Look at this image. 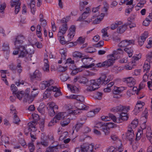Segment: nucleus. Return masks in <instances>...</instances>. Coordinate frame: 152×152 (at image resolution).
Returning <instances> with one entry per match:
<instances>
[{
  "label": "nucleus",
  "instance_id": "nucleus-1",
  "mask_svg": "<svg viewBox=\"0 0 152 152\" xmlns=\"http://www.w3.org/2000/svg\"><path fill=\"white\" fill-rule=\"evenodd\" d=\"M109 77L107 80H105L106 78V76L105 75H102L97 80H91L90 81V86L87 88V90L88 91H92L97 89L99 87L100 84L105 85L107 84L109 82L113 79Z\"/></svg>",
  "mask_w": 152,
  "mask_h": 152
},
{
  "label": "nucleus",
  "instance_id": "nucleus-2",
  "mask_svg": "<svg viewBox=\"0 0 152 152\" xmlns=\"http://www.w3.org/2000/svg\"><path fill=\"white\" fill-rule=\"evenodd\" d=\"M31 116L34 121L28 124V127L27 129H26L24 131L25 134L26 135L28 134V132H35L37 130L35 125L37 121L39 120V116L35 113H33Z\"/></svg>",
  "mask_w": 152,
  "mask_h": 152
},
{
  "label": "nucleus",
  "instance_id": "nucleus-3",
  "mask_svg": "<svg viewBox=\"0 0 152 152\" xmlns=\"http://www.w3.org/2000/svg\"><path fill=\"white\" fill-rule=\"evenodd\" d=\"M75 27L74 26H72L69 29V32L68 33L67 37L68 40L66 41L65 40L64 37L63 35H61L60 36H58V39L59 40L60 43L62 44H69L68 42L72 39L75 33Z\"/></svg>",
  "mask_w": 152,
  "mask_h": 152
},
{
  "label": "nucleus",
  "instance_id": "nucleus-4",
  "mask_svg": "<svg viewBox=\"0 0 152 152\" xmlns=\"http://www.w3.org/2000/svg\"><path fill=\"white\" fill-rule=\"evenodd\" d=\"M94 145L92 144L88 145L84 144L81 145L80 147H77L75 148L74 152H90L93 151Z\"/></svg>",
  "mask_w": 152,
  "mask_h": 152
},
{
  "label": "nucleus",
  "instance_id": "nucleus-5",
  "mask_svg": "<svg viewBox=\"0 0 152 152\" xmlns=\"http://www.w3.org/2000/svg\"><path fill=\"white\" fill-rule=\"evenodd\" d=\"M25 39V37L21 34H19L15 36L13 42L15 47L23 46L22 44Z\"/></svg>",
  "mask_w": 152,
  "mask_h": 152
},
{
  "label": "nucleus",
  "instance_id": "nucleus-6",
  "mask_svg": "<svg viewBox=\"0 0 152 152\" xmlns=\"http://www.w3.org/2000/svg\"><path fill=\"white\" fill-rule=\"evenodd\" d=\"M110 117L113 119V121L114 122L117 123H120L123 121H126L128 118L127 114L124 113H121L119 117L117 118H116V117L113 115H111Z\"/></svg>",
  "mask_w": 152,
  "mask_h": 152
},
{
  "label": "nucleus",
  "instance_id": "nucleus-7",
  "mask_svg": "<svg viewBox=\"0 0 152 152\" xmlns=\"http://www.w3.org/2000/svg\"><path fill=\"white\" fill-rule=\"evenodd\" d=\"M148 110L146 108L143 113L142 115V117L140 119L141 121L143 120V121H142V123L141 126V129L143 130V132H144L145 133V129L146 128V123L147 121V119L148 118Z\"/></svg>",
  "mask_w": 152,
  "mask_h": 152
},
{
  "label": "nucleus",
  "instance_id": "nucleus-8",
  "mask_svg": "<svg viewBox=\"0 0 152 152\" xmlns=\"http://www.w3.org/2000/svg\"><path fill=\"white\" fill-rule=\"evenodd\" d=\"M77 110H73L71 109L69 110L68 112L70 114L77 115L80 113L79 110H86L88 108V107L82 103L77 104Z\"/></svg>",
  "mask_w": 152,
  "mask_h": 152
},
{
  "label": "nucleus",
  "instance_id": "nucleus-9",
  "mask_svg": "<svg viewBox=\"0 0 152 152\" xmlns=\"http://www.w3.org/2000/svg\"><path fill=\"white\" fill-rule=\"evenodd\" d=\"M92 58L89 57H85L82 58L81 61L83 63L84 66H82L81 67L83 69L84 68L88 69L91 68L95 66L94 63H92L89 64L90 63V61L92 60Z\"/></svg>",
  "mask_w": 152,
  "mask_h": 152
},
{
  "label": "nucleus",
  "instance_id": "nucleus-10",
  "mask_svg": "<svg viewBox=\"0 0 152 152\" xmlns=\"http://www.w3.org/2000/svg\"><path fill=\"white\" fill-rule=\"evenodd\" d=\"M10 5L12 7H15V12L17 14L19 11L20 9V0H11Z\"/></svg>",
  "mask_w": 152,
  "mask_h": 152
},
{
  "label": "nucleus",
  "instance_id": "nucleus-11",
  "mask_svg": "<svg viewBox=\"0 0 152 152\" xmlns=\"http://www.w3.org/2000/svg\"><path fill=\"white\" fill-rule=\"evenodd\" d=\"M134 39L127 40L125 39L121 41L118 45V46L120 47H128L129 45H134Z\"/></svg>",
  "mask_w": 152,
  "mask_h": 152
},
{
  "label": "nucleus",
  "instance_id": "nucleus-12",
  "mask_svg": "<svg viewBox=\"0 0 152 152\" xmlns=\"http://www.w3.org/2000/svg\"><path fill=\"white\" fill-rule=\"evenodd\" d=\"M26 45H25L19 47H16L19 51V57H25L29 53V51L28 50H26ZM29 52H31V51H29Z\"/></svg>",
  "mask_w": 152,
  "mask_h": 152
},
{
  "label": "nucleus",
  "instance_id": "nucleus-13",
  "mask_svg": "<svg viewBox=\"0 0 152 152\" xmlns=\"http://www.w3.org/2000/svg\"><path fill=\"white\" fill-rule=\"evenodd\" d=\"M108 58L107 60L104 61L105 66L108 67L112 65L116 59V57H114V55L112 54L108 56Z\"/></svg>",
  "mask_w": 152,
  "mask_h": 152
},
{
  "label": "nucleus",
  "instance_id": "nucleus-14",
  "mask_svg": "<svg viewBox=\"0 0 152 152\" xmlns=\"http://www.w3.org/2000/svg\"><path fill=\"white\" fill-rule=\"evenodd\" d=\"M123 81L126 83L127 86L130 87H133L136 83V80L131 77L124 78Z\"/></svg>",
  "mask_w": 152,
  "mask_h": 152
},
{
  "label": "nucleus",
  "instance_id": "nucleus-15",
  "mask_svg": "<svg viewBox=\"0 0 152 152\" xmlns=\"http://www.w3.org/2000/svg\"><path fill=\"white\" fill-rule=\"evenodd\" d=\"M57 88L56 87V86H51V87H49L45 91L43 94L44 98L46 99V98L50 96V94L51 93V91H56L57 90Z\"/></svg>",
  "mask_w": 152,
  "mask_h": 152
},
{
  "label": "nucleus",
  "instance_id": "nucleus-16",
  "mask_svg": "<svg viewBox=\"0 0 152 152\" xmlns=\"http://www.w3.org/2000/svg\"><path fill=\"white\" fill-rule=\"evenodd\" d=\"M54 83V81L52 80H50L47 81H43L39 85V86L41 89H44L47 87H50V86L52 85Z\"/></svg>",
  "mask_w": 152,
  "mask_h": 152
},
{
  "label": "nucleus",
  "instance_id": "nucleus-17",
  "mask_svg": "<svg viewBox=\"0 0 152 152\" xmlns=\"http://www.w3.org/2000/svg\"><path fill=\"white\" fill-rule=\"evenodd\" d=\"M10 113H13V123L16 124H18L20 121V120L19 117L16 114V110L12 105L11 106Z\"/></svg>",
  "mask_w": 152,
  "mask_h": 152
},
{
  "label": "nucleus",
  "instance_id": "nucleus-18",
  "mask_svg": "<svg viewBox=\"0 0 152 152\" xmlns=\"http://www.w3.org/2000/svg\"><path fill=\"white\" fill-rule=\"evenodd\" d=\"M148 33L147 32H145L141 36L138 38V45L142 46L144 43L146 39L148 37Z\"/></svg>",
  "mask_w": 152,
  "mask_h": 152
},
{
  "label": "nucleus",
  "instance_id": "nucleus-19",
  "mask_svg": "<svg viewBox=\"0 0 152 152\" xmlns=\"http://www.w3.org/2000/svg\"><path fill=\"white\" fill-rule=\"evenodd\" d=\"M69 110L67 112H59L57 113L55 118L57 121L59 122L61 119L64 118L68 115V114H70L68 112Z\"/></svg>",
  "mask_w": 152,
  "mask_h": 152
},
{
  "label": "nucleus",
  "instance_id": "nucleus-20",
  "mask_svg": "<svg viewBox=\"0 0 152 152\" xmlns=\"http://www.w3.org/2000/svg\"><path fill=\"white\" fill-rule=\"evenodd\" d=\"M48 56L47 55H45V58L44 59V65L42 67L43 70L45 72H49V65L48 63V61L47 58Z\"/></svg>",
  "mask_w": 152,
  "mask_h": 152
},
{
  "label": "nucleus",
  "instance_id": "nucleus-21",
  "mask_svg": "<svg viewBox=\"0 0 152 152\" xmlns=\"http://www.w3.org/2000/svg\"><path fill=\"white\" fill-rule=\"evenodd\" d=\"M126 89V87L121 86L118 87L116 86H114L113 89V92L115 94H118L122 92L123 91Z\"/></svg>",
  "mask_w": 152,
  "mask_h": 152
},
{
  "label": "nucleus",
  "instance_id": "nucleus-22",
  "mask_svg": "<svg viewBox=\"0 0 152 152\" xmlns=\"http://www.w3.org/2000/svg\"><path fill=\"white\" fill-rule=\"evenodd\" d=\"M68 29L66 24H63L59 28V31L58 34V36H60L61 35L64 34Z\"/></svg>",
  "mask_w": 152,
  "mask_h": 152
},
{
  "label": "nucleus",
  "instance_id": "nucleus-23",
  "mask_svg": "<svg viewBox=\"0 0 152 152\" xmlns=\"http://www.w3.org/2000/svg\"><path fill=\"white\" fill-rule=\"evenodd\" d=\"M34 50L33 49H32V50H31V52H29V53L24 58V61L28 63H31V58L32 57V54H34Z\"/></svg>",
  "mask_w": 152,
  "mask_h": 152
},
{
  "label": "nucleus",
  "instance_id": "nucleus-24",
  "mask_svg": "<svg viewBox=\"0 0 152 152\" xmlns=\"http://www.w3.org/2000/svg\"><path fill=\"white\" fill-rule=\"evenodd\" d=\"M42 77L41 73L38 70H36L33 75L31 76L32 78H34L36 80H41Z\"/></svg>",
  "mask_w": 152,
  "mask_h": 152
},
{
  "label": "nucleus",
  "instance_id": "nucleus-25",
  "mask_svg": "<svg viewBox=\"0 0 152 152\" xmlns=\"http://www.w3.org/2000/svg\"><path fill=\"white\" fill-rule=\"evenodd\" d=\"M124 150V147L122 144H121L120 146L118 147L117 149L115 150V148L113 146L110 147L107 150V152H116L117 151L119 152H121Z\"/></svg>",
  "mask_w": 152,
  "mask_h": 152
},
{
  "label": "nucleus",
  "instance_id": "nucleus-26",
  "mask_svg": "<svg viewBox=\"0 0 152 152\" xmlns=\"http://www.w3.org/2000/svg\"><path fill=\"white\" fill-rule=\"evenodd\" d=\"M115 110L117 111H123L125 112H126L129 110V107L128 106H124L120 105L116 106L115 108Z\"/></svg>",
  "mask_w": 152,
  "mask_h": 152
},
{
  "label": "nucleus",
  "instance_id": "nucleus-27",
  "mask_svg": "<svg viewBox=\"0 0 152 152\" xmlns=\"http://www.w3.org/2000/svg\"><path fill=\"white\" fill-rule=\"evenodd\" d=\"M126 139L129 140L133 139L134 137L133 130L129 129L126 133Z\"/></svg>",
  "mask_w": 152,
  "mask_h": 152
},
{
  "label": "nucleus",
  "instance_id": "nucleus-28",
  "mask_svg": "<svg viewBox=\"0 0 152 152\" xmlns=\"http://www.w3.org/2000/svg\"><path fill=\"white\" fill-rule=\"evenodd\" d=\"M124 53V52L123 50L121 48H118L113 51V54L112 55H114V57L117 55V57H116L117 59L118 57H120L121 56L123 55Z\"/></svg>",
  "mask_w": 152,
  "mask_h": 152
},
{
  "label": "nucleus",
  "instance_id": "nucleus-29",
  "mask_svg": "<svg viewBox=\"0 0 152 152\" xmlns=\"http://www.w3.org/2000/svg\"><path fill=\"white\" fill-rule=\"evenodd\" d=\"M58 147H60L58 145L53 146H50L47 148L46 152H58Z\"/></svg>",
  "mask_w": 152,
  "mask_h": 152
},
{
  "label": "nucleus",
  "instance_id": "nucleus-30",
  "mask_svg": "<svg viewBox=\"0 0 152 152\" xmlns=\"http://www.w3.org/2000/svg\"><path fill=\"white\" fill-rule=\"evenodd\" d=\"M127 28L126 24H125L122 25L118 26L117 29V32L120 34H122L124 32Z\"/></svg>",
  "mask_w": 152,
  "mask_h": 152
},
{
  "label": "nucleus",
  "instance_id": "nucleus-31",
  "mask_svg": "<svg viewBox=\"0 0 152 152\" xmlns=\"http://www.w3.org/2000/svg\"><path fill=\"white\" fill-rule=\"evenodd\" d=\"M6 7V4L5 3L0 4V17H3L4 16V11Z\"/></svg>",
  "mask_w": 152,
  "mask_h": 152
},
{
  "label": "nucleus",
  "instance_id": "nucleus-32",
  "mask_svg": "<svg viewBox=\"0 0 152 152\" xmlns=\"http://www.w3.org/2000/svg\"><path fill=\"white\" fill-rule=\"evenodd\" d=\"M124 50L127 54L129 57H132L133 53V50L132 47H126Z\"/></svg>",
  "mask_w": 152,
  "mask_h": 152
},
{
  "label": "nucleus",
  "instance_id": "nucleus-33",
  "mask_svg": "<svg viewBox=\"0 0 152 152\" xmlns=\"http://www.w3.org/2000/svg\"><path fill=\"white\" fill-rule=\"evenodd\" d=\"M34 97L31 95L30 96L28 94H26L24 96V101L28 102L30 103H31L33 100Z\"/></svg>",
  "mask_w": 152,
  "mask_h": 152
},
{
  "label": "nucleus",
  "instance_id": "nucleus-34",
  "mask_svg": "<svg viewBox=\"0 0 152 152\" xmlns=\"http://www.w3.org/2000/svg\"><path fill=\"white\" fill-rule=\"evenodd\" d=\"M138 124V123L137 120L133 121L131 124L129 126V129L133 130L137 127Z\"/></svg>",
  "mask_w": 152,
  "mask_h": 152
},
{
  "label": "nucleus",
  "instance_id": "nucleus-35",
  "mask_svg": "<svg viewBox=\"0 0 152 152\" xmlns=\"http://www.w3.org/2000/svg\"><path fill=\"white\" fill-rule=\"evenodd\" d=\"M145 0H140L139 2L137 4L135 7L136 10H138L139 8H141L143 7L144 4L146 3Z\"/></svg>",
  "mask_w": 152,
  "mask_h": 152
},
{
  "label": "nucleus",
  "instance_id": "nucleus-36",
  "mask_svg": "<svg viewBox=\"0 0 152 152\" xmlns=\"http://www.w3.org/2000/svg\"><path fill=\"white\" fill-rule=\"evenodd\" d=\"M72 55L74 57L79 58H82L85 56L84 54L78 51H75L73 53Z\"/></svg>",
  "mask_w": 152,
  "mask_h": 152
},
{
  "label": "nucleus",
  "instance_id": "nucleus-37",
  "mask_svg": "<svg viewBox=\"0 0 152 152\" xmlns=\"http://www.w3.org/2000/svg\"><path fill=\"white\" fill-rule=\"evenodd\" d=\"M67 86L73 93H76L78 91V88L76 86L72 85L70 84H68Z\"/></svg>",
  "mask_w": 152,
  "mask_h": 152
},
{
  "label": "nucleus",
  "instance_id": "nucleus-38",
  "mask_svg": "<svg viewBox=\"0 0 152 152\" xmlns=\"http://www.w3.org/2000/svg\"><path fill=\"white\" fill-rule=\"evenodd\" d=\"M105 15V13H102L100 14V17L99 18H97L95 19L93 23L95 24H98L102 20L104 16Z\"/></svg>",
  "mask_w": 152,
  "mask_h": 152
},
{
  "label": "nucleus",
  "instance_id": "nucleus-39",
  "mask_svg": "<svg viewBox=\"0 0 152 152\" xmlns=\"http://www.w3.org/2000/svg\"><path fill=\"white\" fill-rule=\"evenodd\" d=\"M122 23L121 21H118L116 22L115 23L112 24L110 26L111 29L112 30H114L117 27L118 25H121Z\"/></svg>",
  "mask_w": 152,
  "mask_h": 152
},
{
  "label": "nucleus",
  "instance_id": "nucleus-40",
  "mask_svg": "<svg viewBox=\"0 0 152 152\" xmlns=\"http://www.w3.org/2000/svg\"><path fill=\"white\" fill-rule=\"evenodd\" d=\"M150 64L149 63L145 62L143 66V68L144 72L147 73L149 70L150 67Z\"/></svg>",
  "mask_w": 152,
  "mask_h": 152
},
{
  "label": "nucleus",
  "instance_id": "nucleus-41",
  "mask_svg": "<svg viewBox=\"0 0 152 152\" xmlns=\"http://www.w3.org/2000/svg\"><path fill=\"white\" fill-rule=\"evenodd\" d=\"M114 84V82H112L107 85L106 88L104 89V91L105 92H109L110 91L111 89V87H112Z\"/></svg>",
  "mask_w": 152,
  "mask_h": 152
},
{
  "label": "nucleus",
  "instance_id": "nucleus-42",
  "mask_svg": "<svg viewBox=\"0 0 152 152\" xmlns=\"http://www.w3.org/2000/svg\"><path fill=\"white\" fill-rule=\"evenodd\" d=\"M83 70V69L81 67L79 68H76L72 70L71 73V74L72 75H76L78 72H81Z\"/></svg>",
  "mask_w": 152,
  "mask_h": 152
},
{
  "label": "nucleus",
  "instance_id": "nucleus-43",
  "mask_svg": "<svg viewBox=\"0 0 152 152\" xmlns=\"http://www.w3.org/2000/svg\"><path fill=\"white\" fill-rule=\"evenodd\" d=\"M135 65V64H133V62H129L125 66L124 68L127 70H132L133 68V66Z\"/></svg>",
  "mask_w": 152,
  "mask_h": 152
},
{
  "label": "nucleus",
  "instance_id": "nucleus-44",
  "mask_svg": "<svg viewBox=\"0 0 152 152\" xmlns=\"http://www.w3.org/2000/svg\"><path fill=\"white\" fill-rule=\"evenodd\" d=\"M137 56H134L132 58V63L133 62V64H135V62L138 61L139 59H140L141 57V54H139L137 55Z\"/></svg>",
  "mask_w": 152,
  "mask_h": 152
},
{
  "label": "nucleus",
  "instance_id": "nucleus-45",
  "mask_svg": "<svg viewBox=\"0 0 152 152\" xmlns=\"http://www.w3.org/2000/svg\"><path fill=\"white\" fill-rule=\"evenodd\" d=\"M145 62L150 64L152 62V52H150L147 55Z\"/></svg>",
  "mask_w": 152,
  "mask_h": 152
},
{
  "label": "nucleus",
  "instance_id": "nucleus-46",
  "mask_svg": "<svg viewBox=\"0 0 152 152\" xmlns=\"http://www.w3.org/2000/svg\"><path fill=\"white\" fill-rule=\"evenodd\" d=\"M2 50L4 51L9 52L10 47L9 44L7 43H4L2 46Z\"/></svg>",
  "mask_w": 152,
  "mask_h": 152
},
{
  "label": "nucleus",
  "instance_id": "nucleus-47",
  "mask_svg": "<svg viewBox=\"0 0 152 152\" xmlns=\"http://www.w3.org/2000/svg\"><path fill=\"white\" fill-rule=\"evenodd\" d=\"M31 91V95L34 98L38 95L39 93L38 89L37 88H33Z\"/></svg>",
  "mask_w": 152,
  "mask_h": 152
},
{
  "label": "nucleus",
  "instance_id": "nucleus-48",
  "mask_svg": "<svg viewBox=\"0 0 152 152\" xmlns=\"http://www.w3.org/2000/svg\"><path fill=\"white\" fill-rule=\"evenodd\" d=\"M140 90V89H139V88L138 89L137 87H133L132 90H130L128 91L127 92V95H129V93H132V92H133L134 91H135V92L137 94H138L139 93Z\"/></svg>",
  "mask_w": 152,
  "mask_h": 152
},
{
  "label": "nucleus",
  "instance_id": "nucleus-49",
  "mask_svg": "<svg viewBox=\"0 0 152 152\" xmlns=\"http://www.w3.org/2000/svg\"><path fill=\"white\" fill-rule=\"evenodd\" d=\"M84 123H81L77 122L75 126V129L77 132H78L82 127Z\"/></svg>",
  "mask_w": 152,
  "mask_h": 152
},
{
  "label": "nucleus",
  "instance_id": "nucleus-50",
  "mask_svg": "<svg viewBox=\"0 0 152 152\" xmlns=\"http://www.w3.org/2000/svg\"><path fill=\"white\" fill-rule=\"evenodd\" d=\"M42 145L45 147H47L48 145V142L47 140L45 139L41 140V141L40 142H38L37 143V145Z\"/></svg>",
  "mask_w": 152,
  "mask_h": 152
},
{
  "label": "nucleus",
  "instance_id": "nucleus-51",
  "mask_svg": "<svg viewBox=\"0 0 152 152\" xmlns=\"http://www.w3.org/2000/svg\"><path fill=\"white\" fill-rule=\"evenodd\" d=\"M68 135V132L65 131L60 136L59 140H64Z\"/></svg>",
  "mask_w": 152,
  "mask_h": 152
},
{
  "label": "nucleus",
  "instance_id": "nucleus-52",
  "mask_svg": "<svg viewBox=\"0 0 152 152\" xmlns=\"http://www.w3.org/2000/svg\"><path fill=\"white\" fill-rule=\"evenodd\" d=\"M96 49L93 47H89L86 48L85 51L87 53H92L96 52Z\"/></svg>",
  "mask_w": 152,
  "mask_h": 152
},
{
  "label": "nucleus",
  "instance_id": "nucleus-53",
  "mask_svg": "<svg viewBox=\"0 0 152 152\" xmlns=\"http://www.w3.org/2000/svg\"><path fill=\"white\" fill-rule=\"evenodd\" d=\"M143 132V131L141 129H139L138 130L136 134V140H139L140 139L141 135Z\"/></svg>",
  "mask_w": 152,
  "mask_h": 152
},
{
  "label": "nucleus",
  "instance_id": "nucleus-54",
  "mask_svg": "<svg viewBox=\"0 0 152 152\" xmlns=\"http://www.w3.org/2000/svg\"><path fill=\"white\" fill-rule=\"evenodd\" d=\"M70 122V119L69 118H67L64 119L61 122V124L62 126H65L67 125Z\"/></svg>",
  "mask_w": 152,
  "mask_h": 152
},
{
  "label": "nucleus",
  "instance_id": "nucleus-55",
  "mask_svg": "<svg viewBox=\"0 0 152 152\" xmlns=\"http://www.w3.org/2000/svg\"><path fill=\"white\" fill-rule=\"evenodd\" d=\"M16 70H17L18 73L20 74L22 71V67L20 63H19L15 67Z\"/></svg>",
  "mask_w": 152,
  "mask_h": 152
},
{
  "label": "nucleus",
  "instance_id": "nucleus-56",
  "mask_svg": "<svg viewBox=\"0 0 152 152\" xmlns=\"http://www.w3.org/2000/svg\"><path fill=\"white\" fill-rule=\"evenodd\" d=\"M111 115H113V114H110L109 115V116H102L101 117V119L104 121H109L110 120V119H112L113 120V119L112 118L110 117Z\"/></svg>",
  "mask_w": 152,
  "mask_h": 152
},
{
  "label": "nucleus",
  "instance_id": "nucleus-57",
  "mask_svg": "<svg viewBox=\"0 0 152 152\" xmlns=\"http://www.w3.org/2000/svg\"><path fill=\"white\" fill-rule=\"evenodd\" d=\"M70 78L69 77V75L66 74H64L61 77V80L62 81H65Z\"/></svg>",
  "mask_w": 152,
  "mask_h": 152
},
{
  "label": "nucleus",
  "instance_id": "nucleus-58",
  "mask_svg": "<svg viewBox=\"0 0 152 152\" xmlns=\"http://www.w3.org/2000/svg\"><path fill=\"white\" fill-rule=\"evenodd\" d=\"M16 94L18 98L20 100H21L23 96L24 92L23 91H19L17 92Z\"/></svg>",
  "mask_w": 152,
  "mask_h": 152
},
{
  "label": "nucleus",
  "instance_id": "nucleus-59",
  "mask_svg": "<svg viewBox=\"0 0 152 152\" xmlns=\"http://www.w3.org/2000/svg\"><path fill=\"white\" fill-rule=\"evenodd\" d=\"M104 124L103 123L99 121H96L95 123L94 127L98 128H100L102 127Z\"/></svg>",
  "mask_w": 152,
  "mask_h": 152
},
{
  "label": "nucleus",
  "instance_id": "nucleus-60",
  "mask_svg": "<svg viewBox=\"0 0 152 152\" xmlns=\"http://www.w3.org/2000/svg\"><path fill=\"white\" fill-rule=\"evenodd\" d=\"M106 126L110 129V128H115L117 126V125L112 122H107L106 123Z\"/></svg>",
  "mask_w": 152,
  "mask_h": 152
},
{
  "label": "nucleus",
  "instance_id": "nucleus-61",
  "mask_svg": "<svg viewBox=\"0 0 152 152\" xmlns=\"http://www.w3.org/2000/svg\"><path fill=\"white\" fill-rule=\"evenodd\" d=\"M74 63V61L72 60L71 58H69L66 60L65 64H66V66H67L68 65L70 66L71 64H73Z\"/></svg>",
  "mask_w": 152,
  "mask_h": 152
},
{
  "label": "nucleus",
  "instance_id": "nucleus-62",
  "mask_svg": "<svg viewBox=\"0 0 152 152\" xmlns=\"http://www.w3.org/2000/svg\"><path fill=\"white\" fill-rule=\"evenodd\" d=\"M145 105V103L142 101H138L135 106H137V107H140L141 108H143V106Z\"/></svg>",
  "mask_w": 152,
  "mask_h": 152
},
{
  "label": "nucleus",
  "instance_id": "nucleus-63",
  "mask_svg": "<svg viewBox=\"0 0 152 152\" xmlns=\"http://www.w3.org/2000/svg\"><path fill=\"white\" fill-rule=\"evenodd\" d=\"M58 122L57 120L56 119V118L54 117L53 120H51L50 122L48 124V126H52Z\"/></svg>",
  "mask_w": 152,
  "mask_h": 152
},
{
  "label": "nucleus",
  "instance_id": "nucleus-64",
  "mask_svg": "<svg viewBox=\"0 0 152 152\" xmlns=\"http://www.w3.org/2000/svg\"><path fill=\"white\" fill-rule=\"evenodd\" d=\"M143 109V108H141L140 107H137V106H135L134 110V113L136 115L140 112Z\"/></svg>",
  "mask_w": 152,
  "mask_h": 152
}]
</instances>
